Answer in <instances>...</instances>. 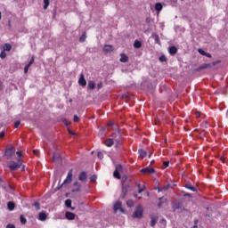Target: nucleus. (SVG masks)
Here are the masks:
<instances>
[{
  "mask_svg": "<svg viewBox=\"0 0 228 228\" xmlns=\"http://www.w3.org/2000/svg\"><path fill=\"white\" fill-rule=\"evenodd\" d=\"M72 172H73V169H70L68 172V175H67L66 179L64 180V182L59 187H56L54 189V191H59V190H61V188H63V186H67V184H70V183H72V175H73Z\"/></svg>",
  "mask_w": 228,
  "mask_h": 228,
  "instance_id": "obj_1",
  "label": "nucleus"
},
{
  "mask_svg": "<svg viewBox=\"0 0 228 228\" xmlns=\"http://www.w3.org/2000/svg\"><path fill=\"white\" fill-rule=\"evenodd\" d=\"M132 217L137 218L138 220H142V218H143V207L141 204L136 207Z\"/></svg>",
  "mask_w": 228,
  "mask_h": 228,
  "instance_id": "obj_2",
  "label": "nucleus"
},
{
  "mask_svg": "<svg viewBox=\"0 0 228 228\" xmlns=\"http://www.w3.org/2000/svg\"><path fill=\"white\" fill-rule=\"evenodd\" d=\"M20 167H22V159H19L17 162L11 161L9 164V168L12 172L18 170V168H20Z\"/></svg>",
  "mask_w": 228,
  "mask_h": 228,
  "instance_id": "obj_3",
  "label": "nucleus"
},
{
  "mask_svg": "<svg viewBox=\"0 0 228 228\" xmlns=\"http://www.w3.org/2000/svg\"><path fill=\"white\" fill-rule=\"evenodd\" d=\"M131 190V184L126 185H121V196L120 199L124 200L126 199V196L127 195V192Z\"/></svg>",
  "mask_w": 228,
  "mask_h": 228,
  "instance_id": "obj_4",
  "label": "nucleus"
},
{
  "mask_svg": "<svg viewBox=\"0 0 228 228\" xmlns=\"http://www.w3.org/2000/svg\"><path fill=\"white\" fill-rule=\"evenodd\" d=\"M123 167L120 164L116 165L115 171L113 173V176L115 179H122V176L120 175V172H122Z\"/></svg>",
  "mask_w": 228,
  "mask_h": 228,
  "instance_id": "obj_5",
  "label": "nucleus"
},
{
  "mask_svg": "<svg viewBox=\"0 0 228 228\" xmlns=\"http://www.w3.org/2000/svg\"><path fill=\"white\" fill-rule=\"evenodd\" d=\"M53 162L58 163L60 165H61L63 163V159L61 158V155L60 153H58V151L53 152Z\"/></svg>",
  "mask_w": 228,
  "mask_h": 228,
  "instance_id": "obj_6",
  "label": "nucleus"
},
{
  "mask_svg": "<svg viewBox=\"0 0 228 228\" xmlns=\"http://www.w3.org/2000/svg\"><path fill=\"white\" fill-rule=\"evenodd\" d=\"M14 154H15L14 147L5 149L4 155L6 156V159H12V156H13Z\"/></svg>",
  "mask_w": 228,
  "mask_h": 228,
  "instance_id": "obj_7",
  "label": "nucleus"
},
{
  "mask_svg": "<svg viewBox=\"0 0 228 228\" xmlns=\"http://www.w3.org/2000/svg\"><path fill=\"white\" fill-rule=\"evenodd\" d=\"M142 174H156V169L152 167H145L141 169Z\"/></svg>",
  "mask_w": 228,
  "mask_h": 228,
  "instance_id": "obj_8",
  "label": "nucleus"
},
{
  "mask_svg": "<svg viewBox=\"0 0 228 228\" xmlns=\"http://www.w3.org/2000/svg\"><path fill=\"white\" fill-rule=\"evenodd\" d=\"M118 209L124 213V208H122V202L120 201H117L115 204H114V212L117 213V211H118Z\"/></svg>",
  "mask_w": 228,
  "mask_h": 228,
  "instance_id": "obj_9",
  "label": "nucleus"
},
{
  "mask_svg": "<svg viewBox=\"0 0 228 228\" xmlns=\"http://www.w3.org/2000/svg\"><path fill=\"white\" fill-rule=\"evenodd\" d=\"M86 179H88V175L86 174V171L81 172L80 175H78V181L85 183Z\"/></svg>",
  "mask_w": 228,
  "mask_h": 228,
  "instance_id": "obj_10",
  "label": "nucleus"
},
{
  "mask_svg": "<svg viewBox=\"0 0 228 228\" xmlns=\"http://www.w3.org/2000/svg\"><path fill=\"white\" fill-rule=\"evenodd\" d=\"M103 53H113V45H105L103 46Z\"/></svg>",
  "mask_w": 228,
  "mask_h": 228,
  "instance_id": "obj_11",
  "label": "nucleus"
},
{
  "mask_svg": "<svg viewBox=\"0 0 228 228\" xmlns=\"http://www.w3.org/2000/svg\"><path fill=\"white\" fill-rule=\"evenodd\" d=\"M78 84L80 86H86V79H85V75L81 74L78 79Z\"/></svg>",
  "mask_w": 228,
  "mask_h": 228,
  "instance_id": "obj_12",
  "label": "nucleus"
},
{
  "mask_svg": "<svg viewBox=\"0 0 228 228\" xmlns=\"http://www.w3.org/2000/svg\"><path fill=\"white\" fill-rule=\"evenodd\" d=\"M65 217L67 218V220H74V218H76V214L67 211L65 213Z\"/></svg>",
  "mask_w": 228,
  "mask_h": 228,
  "instance_id": "obj_13",
  "label": "nucleus"
},
{
  "mask_svg": "<svg viewBox=\"0 0 228 228\" xmlns=\"http://www.w3.org/2000/svg\"><path fill=\"white\" fill-rule=\"evenodd\" d=\"M168 53L171 56H175V54H177V48L175 46H170L168 48Z\"/></svg>",
  "mask_w": 228,
  "mask_h": 228,
  "instance_id": "obj_14",
  "label": "nucleus"
},
{
  "mask_svg": "<svg viewBox=\"0 0 228 228\" xmlns=\"http://www.w3.org/2000/svg\"><path fill=\"white\" fill-rule=\"evenodd\" d=\"M120 56H121L120 58L121 63H127L129 61V57H127L126 53H121Z\"/></svg>",
  "mask_w": 228,
  "mask_h": 228,
  "instance_id": "obj_15",
  "label": "nucleus"
},
{
  "mask_svg": "<svg viewBox=\"0 0 228 228\" xmlns=\"http://www.w3.org/2000/svg\"><path fill=\"white\" fill-rule=\"evenodd\" d=\"M73 186H77V189L72 190V193L80 192L81 191V185L78 182H75Z\"/></svg>",
  "mask_w": 228,
  "mask_h": 228,
  "instance_id": "obj_16",
  "label": "nucleus"
},
{
  "mask_svg": "<svg viewBox=\"0 0 228 228\" xmlns=\"http://www.w3.org/2000/svg\"><path fill=\"white\" fill-rule=\"evenodd\" d=\"M7 209H8L9 211H13V209H15V202H13V201H9V202L7 203Z\"/></svg>",
  "mask_w": 228,
  "mask_h": 228,
  "instance_id": "obj_17",
  "label": "nucleus"
},
{
  "mask_svg": "<svg viewBox=\"0 0 228 228\" xmlns=\"http://www.w3.org/2000/svg\"><path fill=\"white\" fill-rule=\"evenodd\" d=\"M151 225L154 227L156 224H158V217L156 216H151Z\"/></svg>",
  "mask_w": 228,
  "mask_h": 228,
  "instance_id": "obj_18",
  "label": "nucleus"
},
{
  "mask_svg": "<svg viewBox=\"0 0 228 228\" xmlns=\"http://www.w3.org/2000/svg\"><path fill=\"white\" fill-rule=\"evenodd\" d=\"M39 220H41V222H45V220H47V214H45V212H40Z\"/></svg>",
  "mask_w": 228,
  "mask_h": 228,
  "instance_id": "obj_19",
  "label": "nucleus"
},
{
  "mask_svg": "<svg viewBox=\"0 0 228 228\" xmlns=\"http://www.w3.org/2000/svg\"><path fill=\"white\" fill-rule=\"evenodd\" d=\"M113 143H115V141L113 139H107L104 142V145H106V147H111Z\"/></svg>",
  "mask_w": 228,
  "mask_h": 228,
  "instance_id": "obj_20",
  "label": "nucleus"
},
{
  "mask_svg": "<svg viewBox=\"0 0 228 228\" xmlns=\"http://www.w3.org/2000/svg\"><path fill=\"white\" fill-rule=\"evenodd\" d=\"M138 154H139L140 158L147 157V151H145L143 149H139Z\"/></svg>",
  "mask_w": 228,
  "mask_h": 228,
  "instance_id": "obj_21",
  "label": "nucleus"
},
{
  "mask_svg": "<svg viewBox=\"0 0 228 228\" xmlns=\"http://www.w3.org/2000/svg\"><path fill=\"white\" fill-rule=\"evenodd\" d=\"M87 88H89V90H95V82L90 80Z\"/></svg>",
  "mask_w": 228,
  "mask_h": 228,
  "instance_id": "obj_22",
  "label": "nucleus"
},
{
  "mask_svg": "<svg viewBox=\"0 0 228 228\" xmlns=\"http://www.w3.org/2000/svg\"><path fill=\"white\" fill-rule=\"evenodd\" d=\"M184 187L187 188V190H191V191H197V189H195V187H193L190 183H187Z\"/></svg>",
  "mask_w": 228,
  "mask_h": 228,
  "instance_id": "obj_23",
  "label": "nucleus"
},
{
  "mask_svg": "<svg viewBox=\"0 0 228 228\" xmlns=\"http://www.w3.org/2000/svg\"><path fill=\"white\" fill-rule=\"evenodd\" d=\"M3 51L6 52V51H12V45L6 43L3 46Z\"/></svg>",
  "mask_w": 228,
  "mask_h": 228,
  "instance_id": "obj_24",
  "label": "nucleus"
},
{
  "mask_svg": "<svg viewBox=\"0 0 228 228\" xmlns=\"http://www.w3.org/2000/svg\"><path fill=\"white\" fill-rule=\"evenodd\" d=\"M155 10L156 12H161L163 10V4H161V3H157L155 4Z\"/></svg>",
  "mask_w": 228,
  "mask_h": 228,
  "instance_id": "obj_25",
  "label": "nucleus"
},
{
  "mask_svg": "<svg viewBox=\"0 0 228 228\" xmlns=\"http://www.w3.org/2000/svg\"><path fill=\"white\" fill-rule=\"evenodd\" d=\"M134 47L135 49H140V47H142V41L135 40L134 43Z\"/></svg>",
  "mask_w": 228,
  "mask_h": 228,
  "instance_id": "obj_26",
  "label": "nucleus"
},
{
  "mask_svg": "<svg viewBox=\"0 0 228 228\" xmlns=\"http://www.w3.org/2000/svg\"><path fill=\"white\" fill-rule=\"evenodd\" d=\"M218 63H220V61H214L212 63H206L207 69H211V68L215 67V65H218Z\"/></svg>",
  "mask_w": 228,
  "mask_h": 228,
  "instance_id": "obj_27",
  "label": "nucleus"
},
{
  "mask_svg": "<svg viewBox=\"0 0 228 228\" xmlns=\"http://www.w3.org/2000/svg\"><path fill=\"white\" fill-rule=\"evenodd\" d=\"M153 38L156 44H159V45H161V41H159V36L158 34H153Z\"/></svg>",
  "mask_w": 228,
  "mask_h": 228,
  "instance_id": "obj_28",
  "label": "nucleus"
},
{
  "mask_svg": "<svg viewBox=\"0 0 228 228\" xmlns=\"http://www.w3.org/2000/svg\"><path fill=\"white\" fill-rule=\"evenodd\" d=\"M126 181H127V175H125L122 176L121 186L129 184V183H126Z\"/></svg>",
  "mask_w": 228,
  "mask_h": 228,
  "instance_id": "obj_29",
  "label": "nucleus"
},
{
  "mask_svg": "<svg viewBox=\"0 0 228 228\" xmlns=\"http://www.w3.org/2000/svg\"><path fill=\"white\" fill-rule=\"evenodd\" d=\"M49 4H51L49 0H44V10H47V8H49Z\"/></svg>",
  "mask_w": 228,
  "mask_h": 228,
  "instance_id": "obj_30",
  "label": "nucleus"
},
{
  "mask_svg": "<svg viewBox=\"0 0 228 228\" xmlns=\"http://www.w3.org/2000/svg\"><path fill=\"white\" fill-rule=\"evenodd\" d=\"M20 224H23V225L28 224V220L26 219V217H24V215H21L20 216Z\"/></svg>",
  "mask_w": 228,
  "mask_h": 228,
  "instance_id": "obj_31",
  "label": "nucleus"
},
{
  "mask_svg": "<svg viewBox=\"0 0 228 228\" xmlns=\"http://www.w3.org/2000/svg\"><path fill=\"white\" fill-rule=\"evenodd\" d=\"M173 211H177V209H181V203H176L173 205Z\"/></svg>",
  "mask_w": 228,
  "mask_h": 228,
  "instance_id": "obj_32",
  "label": "nucleus"
},
{
  "mask_svg": "<svg viewBox=\"0 0 228 228\" xmlns=\"http://www.w3.org/2000/svg\"><path fill=\"white\" fill-rule=\"evenodd\" d=\"M65 206L66 208H72V200H66Z\"/></svg>",
  "mask_w": 228,
  "mask_h": 228,
  "instance_id": "obj_33",
  "label": "nucleus"
},
{
  "mask_svg": "<svg viewBox=\"0 0 228 228\" xmlns=\"http://www.w3.org/2000/svg\"><path fill=\"white\" fill-rule=\"evenodd\" d=\"M159 200H160V201L158 203V208H161V206H163V202L167 201V199H164L162 197V198H159Z\"/></svg>",
  "mask_w": 228,
  "mask_h": 228,
  "instance_id": "obj_34",
  "label": "nucleus"
},
{
  "mask_svg": "<svg viewBox=\"0 0 228 228\" xmlns=\"http://www.w3.org/2000/svg\"><path fill=\"white\" fill-rule=\"evenodd\" d=\"M86 40V32H84L79 37V42H85Z\"/></svg>",
  "mask_w": 228,
  "mask_h": 228,
  "instance_id": "obj_35",
  "label": "nucleus"
},
{
  "mask_svg": "<svg viewBox=\"0 0 228 228\" xmlns=\"http://www.w3.org/2000/svg\"><path fill=\"white\" fill-rule=\"evenodd\" d=\"M90 183H95L97 181V175H93L90 178H89Z\"/></svg>",
  "mask_w": 228,
  "mask_h": 228,
  "instance_id": "obj_36",
  "label": "nucleus"
},
{
  "mask_svg": "<svg viewBox=\"0 0 228 228\" xmlns=\"http://www.w3.org/2000/svg\"><path fill=\"white\" fill-rule=\"evenodd\" d=\"M126 206L128 208H133V206H134V201L129 200L128 201H126Z\"/></svg>",
  "mask_w": 228,
  "mask_h": 228,
  "instance_id": "obj_37",
  "label": "nucleus"
},
{
  "mask_svg": "<svg viewBox=\"0 0 228 228\" xmlns=\"http://www.w3.org/2000/svg\"><path fill=\"white\" fill-rule=\"evenodd\" d=\"M33 206L36 208L37 211L40 209V203L38 201L34 202Z\"/></svg>",
  "mask_w": 228,
  "mask_h": 228,
  "instance_id": "obj_38",
  "label": "nucleus"
},
{
  "mask_svg": "<svg viewBox=\"0 0 228 228\" xmlns=\"http://www.w3.org/2000/svg\"><path fill=\"white\" fill-rule=\"evenodd\" d=\"M198 53L201 54V56H206V51H204L202 48L198 49Z\"/></svg>",
  "mask_w": 228,
  "mask_h": 228,
  "instance_id": "obj_39",
  "label": "nucleus"
},
{
  "mask_svg": "<svg viewBox=\"0 0 228 228\" xmlns=\"http://www.w3.org/2000/svg\"><path fill=\"white\" fill-rule=\"evenodd\" d=\"M0 58L2 60H4V58H6V52H4V50H3L0 53Z\"/></svg>",
  "mask_w": 228,
  "mask_h": 228,
  "instance_id": "obj_40",
  "label": "nucleus"
},
{
  "mask_svg": "<svg viewBox=\"0 0 228 228\" xmlns=\"http://www.w3.org/2000/svg\"><path fill=\"white\" fill-rule=\"evenodd\" d=\"M159 61L163 62V61H167V56L165 55H161L159 58Z\"/></svg>",
  "mask_w": 228,
  "mask_h": 228,
  "instance_id": "obj_41",
  "label": "nucleus"
},
{
  "mask_svg": "<svg viewBox=\"0 0 228 228\" xmlns=\"http://www.w3.org/2000/svg\"><path fill=\"white\" fill-rule=\"evenodd\" d=\"M97 158H99V159H102V158H104V155L102 154V151H99V152L97 153Z\"/></svg>",
  "mask_w": 228,
  "mask_h": 228,
  "instance_id": "obj_42",
  "label": "nucleus"
},
{
  "mask_svg": "<svg viewBox=\"0 0 228 228\" xmlns=\"http://www.w3.org/2000/svg\"><path fill=\"white\" fill-rule=\"evenodd\" d=\"M29 67H31L29 64H27L24 68L25 74H28V70H29Z\"/></svg>",
  "mask_w": 228,
  "mask_h": 228,
  "instance_id": "obj_43",
  "label": "nucleus"
},
{
  "mask_svg": "<svg viewBox=\"0 0 228 228\" xmlns=\"http://www.w3.org/2000/svg\"><path fill=\"white\" fill-rule=\"evenodd\" d=\"M117 134H118L119 138L118 139H115V142H117V143L118 144V143H120V130H118Z\"/></svg>",
  "mask_w": 228,
  "mask_h": 228,
  "instance_id": "obj_44",
  "label": "nucleus"
},
{
  "mask_svg": "<svg viewBox=\"0 0 228 228\" xmlns=\"http://www.w3.org/2000/svg\"><path fill=\"white\" fill-rule=\"evenodd\" d=\"M73 121L74 122H79V117H77V115H74Z\"/></svg>",
  "mask_w": 228,
  "mask_h": 228,
  "instance_id": "obj_45",
  "label": "nucleus"
},
{
  "mask_svg": "<svg viewBox=\"0 0 228 228\" xmlns=\"http://www.w3.org/2000/svg\"><path fill=\"white\" fill-rule=\"evenodd\" d=\"M33 63H35V57H32L29 61V62L28 63V65H33Z\"/></svg>",
  "mask_w": 228,
  "mask_h": 228,
  "instance_id": "obj_46",
  "label": "nucleus"
},
{
  "mask_svg": "<svg viewBox=\"0 0 228 228\" xmlns=\"http://www.w3.org/2000/svg\"><path fill=\"white\" fill-rule=\"evenodd\" d=\"M19 126H20V120L15 121L14 127L17 129V127H19Z\"/></svg>",
  "mask_w": 228,
  "mask_h": 228,
  "instance_id": "obj_47",
  "label": "nucleus"
},
{
  "mask_svg": "<svg viewBox=\"0 0 228 228\" xmlns=\"http://www.w3.org/2000/svg\"><path fill=\"white\" fill-rule=\"evenodd\" d=\"M168 165H170V161L163 162V166L165 167V168L168 167Z\"/></svg>",
  "mask_w": 228,
  "mask_h": 228,
  "instance_id": "obj_48",
  "label": "nucleus"
},
{
  "mask_svg": "<svg viewBox=\"0 0 228 228\" xmlns=\"http://www.w3.org/2000/svg\"><path fill=\"white\" fill-rule=\"evenodd\" d=\"M200 69L201 70H204V69H208V68H207V64L204 63V64L200 65Z\"/></svg>",
  "mask_w": 228,
  "mask_h": 228,
  "instance_id": "obj_49",
  "label": "nucleus"
},
{
  "mask_svg": "<svg viewBox=\"0 0 228 228\" xmlns=\"http://www.w3.org/2000/svg\"><path fill=\"white\" fill-rule=\"evenodd\" d=\"M170 188V184H167V186L162 187V191H167V190H168Z\"/></svg>",
  "mask_w": 228,
  "mask_h": 228,
  "instance_id": "obj_50",
  "label": "nucleus"
},
{
  "mask_svg": "<svg viewBox=\"0 0 228 228\" xmlns=\"http://www.w3.org/2000/svg\"><path fill=\"white\" fill-rule=\"evenodd\" d=\"M97 88H98V90H101V88H102V82H99L97 84Z\"/></svg>",
  "mask_w": 228,
  "mask_h": 228,
  "instance_id": "obj_51",
  "label": "nucleus"
},
{
  "mask_svg": "<svg viewBox=\"0 0 228 228\" xmlns=\"http://www.w3.org/2000/svg\"><path fill=\"white\" fill-rule=\"evenodd\" d=\"M143 191H145V186L138 190V193H142Z\"/></svg>",
  "mask_w": 228,
  "mask_h": 228,
  "instance_id": "obj_52",
  "label": "nucleus"
},
{
  "mask_svg": "<svg viewBox=\"0 0 228 228\" xmlns=\"http://www.w3.org/2000/svg\"><path fill=\"white\" fill-rule=\"evenodd\" d=\"M6 228H15V224H9L6 225Z\"/></svg>",
  "mask_w": 228,
  "mask_h": 228,
  "instance_id": "obj_53",
  "label": "nucleus"
},
{
  "mask_svg": "<svg viewBox=\"0 0 228 228\" xmlns=\"http://www.w3.org/2000/svg\"><path fill=\"white\" fill-rule=\"evenodd\" d=\"M17 156H19V158L22 157V151H16Z\"/></svg>",
  "mask_w": 228,
  "mask_h": 228,
  "instance_id": "obj_54",
  "label": "nucleus"
},
{
  "mask_svg": "<svg viewBox=\"0 0 228 228\" xmlns=\"http://www.w3.org/2000/svg\"><path fill=\"white\" fill-rule=\"evenodd\" d=\"M200 70H202V69H200V66L198 67V68H196V69H194L193 72H199Z\"/></svg>",
  "mask_w": 228,
  "mask_h": 228,
  "instance_id": "obj_55",
  "label": "nucleus"
},
{
  "mask_svg": "<svg viewBox=\"0 0 228 228\" xmlns=\"http://www.w3.org/2000/svg\"><path fill=\"white\" fill-rule=\"evenodd\" d=\"M0 138H4V131H2V132L0 133Z\"/></svg>",
  "mask_w": 228,
  "mask_h": 228,
  "instance_id": "obj_56",
  "label": "nucleus"
},
{
  "mask_svg": "<svg viewBox=\"0 0 228 228\" xmlns=\"http://www.w3.org/2000/svg\"><path fill=\"white\" fill-rule=\"evenodd\" d=\"M183 197H190V199H191V194H190V193H184V194H183Z\"/></svg>",
  "mask_w": 228,
  "mask_h": 228,
  "instance_id": "obj_57",
  "label": "nucleus"
},
{
  "mask_svg": "<svg viewBox=\"0 0 228 228\" xmlns=\"http://www.w3.org/2000/svg\"><path fill=\"white\" fill-rule=\"evenodd\" d=\"M33 152L36 156H38V150H34Z\"/></svg>",
  "mask_w": 228,
  "mask_h": 228,
  "instance_id": "obj_58",
  "label": "nucleus"
},
{
  "mask_svg": "<svg viewBox=\"0 0 228 228\" xmlns=\"http://www.w3.org/2000/svg\"><path fill=\"white\" fill-rule=\"evenodd\" d=\"M205 56H207V58H211V53H206Z\"/></svg>",
  "mask_w": 228,
  "mask_h": 228,
  "instance_id": "obj_59",
  "label": "nucleus"
},
{
  "mask_svg": "<svg viewBox=\"0 0 228 228\" xmlns=\"http://www.w3.org/2000/svg\"><path fill=\"white\" fill-rule=\"evenodd\" d=\"M68 131H69V134H72V135L76 134H75L74 132H72L70 129H68Z\"/></svg>",
  "mask_w": 228,
  "mask_h": 228,
  "instance_id": "obj_60",
  "label": "nucleus"
},
{
  "mask_svg": "<svg viewBox=\"0 0 228 228\" xmlns=\"http://www.w3.org/2000/svg\"><path fill=\"white\" fill-rule=\"evenodd\" d=\"M158 191H163V188L157 187Z\"/></svg>",
  "mask_w": 228,
  "mask_h": 228,
  "instance_id": "obj_61",
  "label": "nucleus"
},
{
  "mask_svg": "<svg viewBox=\"0 0 228 228\" xmlns=\"http://www.w3.org/2000/svg\"><path fill=\"white\" fill-rule=\"evenodd\" d=\"M196 117L199 118L200 117V112H196Z\"/></svg>",
  "mask_w": 228,
  "mask_h": 228,
  "instance_id": "obj_62",
  "label": "nucleus"
},
{
  "mask_svg": "<svg viewBox=\"0 0 228 228\" xmlns=\"http://www.w3.org/2000/svg\"><path fill=\"white\" fill-rule=\"evenodd\" d=\"M108 126H109L110 127H112V126H113V122H110V123H108Z\"/></svg>",
  "mask_w": 228,
  "mask_h": 228,
  "instance_id": "obj_63",
  "label": "nucleus"
},
{
  "mask_svg": "<svg viewBox=\"0 0 228 228\" xmlns=\"http://www.w3.org/2000/svg\"><path fill=\"white\" fill-rule=\"evenodd\" d=\"M201 136H204V131L200 132Z\"/></svg>",
  "mask_w": 228,
  "mask_h": 228,
  "instance_id": "obj_64",
  "label": "nucleus"
}]
</instances>
